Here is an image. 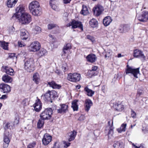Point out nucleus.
<instances>
[{"label":"nucleus","mask_w":148,"mask_h":148,"mask_svg":"<svg viewBox=\"0 0 148 148\" xmlns=\"http://www.w3.org/2000/svg\"><path fill=\"white\" fill-rule=\"evenodd\" d=\"M19 120L18 118H16L14 122V125L17 124L19 123Z\"/></svg>","instance_id":"55"},{"label":"nucleus","mask_w":148,"mask_h":148,"mask_svg":"<svg viewBox=\"0 0 148 148\" xmlns=\"http://www.w3.org/2000/svg\"><path fill=\"white\" fill-rule=\"evenodd\" d=\"M72 47L70 43H66L64 45L63 49V51L64 54L66 53V51L70 50L71 49Z\"/></svg>","instance_id":"34"},{"label":"nucleus","mask_w":148,"mask_h":148,"mask_svg":"<svg viewBox=\"0 0 148 148\" xmlns=\"http://www.w3.org/2000/svg\"><path fill=\"white\" fill-rule=\"evenodd\" d=\"M112 19L111 17L108 16L105 17L103 20V23L105 26H107L110 25L112 22Z\"/></svg>","instance_id":"23"},{"label":"nucleus","mask_w":148,"mask_h":148,"mask_svg":"<svg viewBox=\"0 0 148 148\" xmlns=\"http://www.w3.org/2000/svg\"><path fill=\"white\" fill-rule=\"evenodd\" d=\"M114 107L116 111L120 112L123 110L124 108V107L123 104L118 103H116Z\"/></svg>","instance_id":"31"},{"label":"nucleus","mask_w":148,"mask_h":148,"mask_svg":"<svg viewBox=\"0 0 148 148\" xmlns=\"http://www.w3.org/2000/svg\"><path fill=\"white\" fill-rule=\"evenodd\" d=\"M86 58L88 62L91 63L95 62L97 59L96 55L92 53L88 55Z\"/></svg>","instance_id":"19"},{"label":"nucleus","mask_w":148,"mask_h":148,"mask_svg":"<svg viewBox=\"0 0 148 148\" xmlns=\"http://www.w3.org/2000/svg\"><path fill=\"white\" fill-rule=\"evenodd\" d=\"M52 139L51 136L48 134H45L42 139V144L45 145H47L51 142Z\"/></svg>","instance_id":"12"},{"label":"nucleus","mask_w":148,"mask_h":148,"mask_svg":"<svg viewBox=\"0 0 148 148\" xmlns=\"http://www.w3.org/2000/svg\"><path fill=\"white\" fill-rule=\"evenodd\" d=\"M12 124L10 123H6L5 126L4 127V129L5 130H6L8 129H11L12 128Z\"/></svg>","instance_id":"42"},{"label":"nucleus","mask_w":148,"mask_h":148,"mask_svg":"<svg viewBox=\"0 0 148 148\" xmlns=\"http://www.w3.org/2000/svg\"><path fill=\"white\" fill-rule=\"evenodd\" d=\"M62 68L64 72L67 71L68 69L67 64L65 63H63L62 64Z\"/></svg>","instance_id":"45"},{"label":"nucleus","mask_w":148,"mask_h":148,"mask_svg":"<svg viewBox=\"0 0 148 148\" xmlns=\"http://www.w3.org/2000/svg\"><path fill=\"white\" fill-rule=\"evenodd\" d=\"M77 132L73 130L69 134V136L70 138L68 139L69 142H70L74 140L76 135Z\"/></svg>","instance_id":"32"},{"label":"nucleus","mask_w":148,"mask_h":148,"mask_svg":"<svg viewBox=\"0 0 148 148\" xmlns=\"http://www.w3.org/2000/svg\"><path fill=\"white\" fill-rule=\"evenodd\" d=\"M31 12L33 15L36 16H40L42 13L41 8L40 7L38 9L33 10Z\"/></svg>","instance_id":"30"},{"label":"nucleus","mask_w":148,"mask_h":148,"mask_svg":"<svg viewBox=\"0 0 148 148\" xmlns=\"http://www.w3.org/2000/svg\"><path fill=\"white\" fill-rule=\"evenodd\" d=\"M7 96L5 95H3L1 97H0V98L2 99H5L7 98Z\"/></svg>","instance_id":"62"},{"label":"nucleus","mask_w":148,"mask_h":148,"mask_svg":"<svg viewBox=\"0 0 148 148\" xmlns=\"http://www.w3.org/2000/svg\"><path fill=\"white\" fill-rule=\"evenodd\" d=\"M127 125L126 123H123L122 124L119 129H118L119 132L121 133L122 132H125V128Z\"/></svg>","instance_id":"41"},{"label":"nucleus","mask_w":148,"mask_h":148,"mask_svg":"<svg viewBox=\"0 0 148 148\" xmlns=\"http://www.w3.org/2000/svg\"><path fill=\"white\" fill-rule=\"evenodd\" d=\"M71 0H63L64 3L65 4H67L70 3Z\"/></svg>","instance_id":"61"},{"label":"nucleus","mask_w":148,"mask_h":148,"mask_svg":"<svg viewBox=\"0 0 148 148\" xmlns=\"http://www.w3.org/2000/svg\"><path fill=\"white\" fill-rule=\"evenodd\" d=\"M51 148H62L59 143L57 142H55L53 147Z\"/></svg>","instance_id":"49"},{"label":"nucleus","mask_w":148,"mask_h":148,"mask_svg":"<svg viewBox=\"0 0 148 148\" xmlns=\"http://www.w3.org/2000/svg\"><path fill=\"white\" fill-rule=\"evenodd\" d=\"M33 80L37 84H38L39 83L40 78L39 75L38 73H35L33 75Z\"/></svg>","instance_id":"33"},{"label":"nucleus","mask_w":148,"mask_h":148,"mask_svg":"<svg viewBox=\"0 0 148 148\" xmlns=\"http://www.w3.org/2000/svg\"><path fill=\"white\" fill-rule=\"evenodd\" d=\"M131 113L132 117L133 118H135L136 116V112L132 110L131 111Z\"/></svg>","instance_id":"52"},{"label":"nucleus","mask_w":148,"mask_h":148,"mask_svg":"<svg viewBox=\"0 0 148 148\" xmlns=\"http://www.w3.org/2000/svg\"><path fill=\"white\" fill-rule=\"evenodd\" d=\"M46 50L44 49H40L38 53V55L39 57L44 56L47 54Z\"/></svg>","instance_id":"40"},{"label":"nucleus","mask_w":148,"mask_h":148,"mask_svg":"<svg viewBox=\"0 0 148 148\" xmlns=\"http://www.w3.org/2000/svg\"><path fill=\"white\" fill-rule=\"evenodd\" d=\"M21 38L23 40H26L28 37V33L25 29H22L20 30Z\"/></svg>","instance_id":"18"},{"label":"nucleus","mask_w":148,"mask_h":148,"mask_svg":"<svg viewBox=\"0 0 148 148\" xmlns=\"http://www.w3.org/2000/svg\"><path fill=\"white\" fill-rule=\"evenodd\" d=\"M0 91L3 93H8L11 91L10 86L4 83L1 84H0Z\"/></svg>","instance_id":"10"},{"label":"nucleus","mask_w":148,"mask_h":148,"mask_svg":"<svg viewBox=\"0 0 148 148\" xmlns=\"http://www.w3.org/2000/svg\"><path fill=\"white\" fill-rule=\"evenodd\" d=\"M2 79L5 82L10 83L12 80V78L7 75H4L2 77Z\"/></svg>","instance_id":"35"},{"label":"nucleus","mask_w":148,"mask_h":148,"mask_svg":"<svg viewBox=\"0 0 148 148\" xmlns=\"http://www.w3.org/2000/svg\"><path fill=\"white\" fill-rule=\"evenodd\" d=\"M15 54L14 53H11L9 54V57L10 58H13L15 57Z\"/></svg>","instance_id":"57"},{"label":"nucleus","mask_w":148,"mask_h":148,"mask_svg":"<svg viewBox=\"0 0 148 148\" xmlns=\"http://www.w3.org/2000/svg\"><path fill=\"white\" fill-rule=\"evenodd\" d=\"M108 133L109 136L110 135L112 136L113 134V122H112L111 126L110 127Z\"/></svg>","instance_id":"44"},{"label":"nucleus","mask_w":148,"mask_h":148,"mask_svg":"<svg viewBox=\"0 0 148 148\" xmlns=\"http://www.w3.org/2000/svg\"><path fill=\"white\" fill-rule=\"evenodd\" d=\"M9 31L10 34H12L15 32V29L13 26H11L9 28Z\"/></svg>","instance_id":"50"},{"label":"nucleus","mask_w":148,"mask_h":148,"mask_svg":"<svg viewBox=\"0 0 148 148\" xmlns=\"http://www.w3.org/2000/svg\"><path fill=\"white\" fill-rule=\"evenodd\" d=\"M92 104L93 103L90 99H86L85 100L84 104V109L86 111L88 112Z\"/></svg>","instance_id":"17"},{"label":"nucleus","mask_w":148,"mask_h":148,"mask_svg":"<svg viewBox=\"0 0 148 148\" xmlns=\"http://www.w3.org/2000/svg\"><path fill=\"white\" fill-rule=\"evenodd\" d=\"M130 28L129 26L127 25H121L119 30L120 33H122L127 32L129 30Z\"/></svg>","instance_id":"20"},{"label":"nucleus","mask_w":148,"mask_h":148,"mask_svg":"<svg viewBox=\"0 0 148 148\" xmlns=\"http://www.w3.org/2000/svg\"><path fill=\"white\" fill-rule=\"evenodd\" d=\"M72 26V29H75L79 27L82 30L83 29V26L81 22L73 20L71 22V24L69 25L68 26Z\"/></svg>","instance_id":"14"},{"label":"nucleus","mask_w":148,"mask_h":148,"mask_svg":"<svg viewBox=\"0 0 148 148\" xmlns=\"http://www.w3.org/2000/svg\"><path fill=\"white\" fill-rule=\"evenodd\" d=\"M61 108H57V112L58 113H64L68 110V106L65 104L60 105Z\"/></svg>","instance_id":"16"},{"label":"nucleus","mask_w":148,"mask_h":148,"mask_svg":"<svg viewBox=\"0 0 148 148\" xmlns=\"http://www.w3.org/2000/svg\"><path fill=\"white\" fill-rule=\"evenodd\" d=\"M57 92L55 90L48 91L43 96V99L46 102L52 103L55 98L58 97Z\"/></svg>","instance_id":"2"},{"label":"nucleus","mask_w":148,"mask_h":148,"mask_svg":"<svg viewBox=\"0 0 148 148\" xmlns=\"http://www.w3.org/2000/svg\"><path fill=\"white\" fill-rule=\"evenodd\" d=\"M133 56L136 58H140L143 61L145 60V56L143 52L138 49H136L134 50Z\"/></svg>","instance_id":"9"},{"label":"nucleus","mask_w":148,"mask_h":148,"mask_svg":"<svg viewBox=\"0 0 148 148\" xmlns=\"http://www.w3.org/2000/svg\"><path fill=\"white\" fill-rule=\"evenodd\" d=\"M48 85L53 89H59L61 87L60 85L57 84L54 81L48 82Z\"/></svg>","instance_id":"21"},{"label":"nucleus","mask_w":148,"mask_h":148,"mask_svg":"<svg viewBox=\"0 0 148 148\" xmlns=\"http://www.w3.org/2000/svg\"><path fill=\"white\" fill-rule=\"evenodd\" d=\"M25 6L23 5L20 4L16 9V13L12 16H15L16 18H18L23 14L25 13Z\"/></svg>","instance_id":"6"},{"label":"nucleus","mask_w":148,"mask_h":148,"mask_svg":"<svg viewBox=\"0 0 148 148\" xmlns=\"http://www.w3.org/2000/svg\"><path fill=\"white\" fill-rule=\"evenodd\" d=\"M87 37L88 39H89L91 41H92L93 40V38L92 36H90V35H87Z\"/></svg>","instance_id":"60"},{"label":"nucleus","mask_w":148,"mask_h":148,"mask_svg":"<svg viewBox=\"0 0 148 148\" xmlns=\"http://www.w3.org/2000/svg\"><path fill=\"white\" fill-rule=\"evenodd\" d=\"M41 47L40 44L37 41H35L31 44L29 50L31 51L36 52L39 50Z\"/></svg>","instance_id":"8"},{"label":"nucleus","mask_w":148,"mask_h":148,"mask_svg":"<svg viewBox=\"0 0 148 148\" xmlns=\"http://www.w3.org/2000/svg\"><path fill=\"white\" fill-rule=\"evenodd\" d=\"M81 78L80 75L77 73L69 74L67 77L68 80L71 82H75L79 81Z\"/></svg>","instance_id":"5"},{"label":"nucleus","mask_w":148,"mask_h":148,"mask_svg":"<svg viewBox=\"0 0 148 148\" xmlns=\"http://www.w3.org/2000/svg\"><path fill=\"white\" fill-rule=\"evenodd\" d=\"M50 5L51 6V8H52L54 10H56V6L55 5V4H54L53 5H51V4H50Z\"/></svg>","instance_id":"63"},{"label":"nucleus","mask_w":148,"mask_h":148,"mask_svg":"<svg viewBox=\"0 0 148 148\" xmlns=\"http://www.w3.org/2000/svg\"><path fill=\"white\" fill-rule=\"evenodd\" d=\"M2 68H4L5 72L7 74L11 75H14V71L12 69L8 66H3Z\"/></svg>","instance_id":"25"},{"label":"nucleus","mask_w":148,"mask_h":148,"mask_svg":"<svg viewBox=\"0 0 148 148\" xmlns=\"http://www.w3.org/2000/svg\"><path fill=\"white\" fill-rule=\"evenodd\" d=\"M10 142L9 138L7 135H5L3 138V147L4 148H7Z\"/></svg>","instance_id":"28"},{"label":"nucleus","mask_w":148,"mask_h":148,"mask_svg":"<svg viewBox=\"0 0 148 148\" xmlns=\"http://www.w3.org/2000/svg\"><path fill=\"white\" fill-rule=\"evenodd\" d=\"M44 121L40 118L38 119L37 124V128L41 129L43 127L44 124Z\"/></svg>","instance_id":"36"},{"label":"nucleus","mask_w":148,"mask_h":148,"mask_svg":"<svg viewBox=\"0 0 148 148\" xmlns=\"http://www.w3.org/2000/svg\"><path fill=\"white\" fill-rule=\"evenodd\" d=\"M57 2V0H50L49 1L50 4L53 5Z\"/></svg>","instance_id":"56"},{"label":"nucleus","mask_w":148,"mask_h":148,"mask_svg":"<svg viewBox=\"0 0 148 148\" xmlns=\"http://www.w3.org/2000/svg\"><path fill=\"white\" fill-rule=\"evenodd\" d=\"M55 73L58 75H59L60 73V71L58 69H57L55 71Z\"/></svg>","instance_id":"64"},{"label":"nucleus","mask_w":148,"mask_h":148,"mask_svg":"<svg viewBox=\"0 0 148 148\" xmlns=\"http://www.w3.org/2000/svg\"><path fill=\"white\" fill-rule=\"evenodd\" d=\"M53 111L51 108H47L45 109L40 114V118L44 120H49L51 117Z\"/></svg>","instance_id":"3"},{"label":"nucleus","mask_w":148,"mask_h":148,"mask_svg":"<svg viewBox=\"0 0 148 148\" xmlns=\"http://www.w3.org/2000/svg\"><path fill=\"white\" fill-rule=\"evenodd\" d=\"M84 90L85 93L90 97H92L95 93V91L89 89L87 86L84 88Z\"/></svg>","instance_id":"22"},{"label":"nucleus","mask_w":148,"mask_h":148,"mask_svg":"<svg viewBox=\"0 0 148 148\" xmlns=\"http://www.w3.org/2000/svg\"><path fill=\"white\" fill-rule=\"evenodd\" d=\"M41 28L38 26H36L34 28V32L36 34H38L41 32Z\"/></svg>","instance_id":"46"},{"label":"nucleus","mask_w":148,"mask_h":148,"mask_svg":"<svg viewBox=\"0 0 148 148\" xmlns=\"http://www.w3.org/2000/svg\"><path fill=\"white\" fill-rule=\"evenodd\" d=\"M89 23L92 27L94 28L97 26L98 22L96 19L92 18L90 21Z\"/></svg>","instance_id":"38"},{"label":"nucleus","mask_w":148,"mask_h":148,"mask_svg":"<svg viewBox=\"0 0 148 148\" xmlns=\"http://www.w3.org/2000/svg\"><path fill=\"white\" fill-rule=\"evenodd\" d=\"M17 1L18 0H8L7 5L8 7L12 8L15 6Z\"/></svg>","instance_id":"29"},{"label":"nucleus","mask_w":148,"mask_h":148,"mask_svg":"<svg viewBox=\"0 0 148 148\" xmlns=\"http://www.w3.org/2000/svg\"><path fill=\"white\" fill-rule=\"evenodd\" d=\"M18 45L19 47H22L24 46L25 45L23 42L21 41H18Z\"/></svg>","instance_id":"53"},{"label":"nucleus","mask_w":148,"mask_h":148,"mask_svg":"<svg viewBox=\"0 0 148 148\" xmlns=\"http://www.w3.org/2000/svg\"><path fill=\"white\" fill-rule=\"evenodd\" d=\"M143 94V91L141 90H138L137 94L136 95V99L139 98V97L142 95Z\"/></svg>","instance_id":"47"},{"label":"nucleus","mask_w":148,"mask_h":148,"mask_svg":"<svg viewBox=\"0 0 148 148\" xmlns=\"http://www.w3.org/2000/svg\"><path fill=\"white\" fill-rule=\"evenodd\" d=\"M19 19L20 22L22 24L27 25L32 20L31 16L27 13H25L20 16Z\"/></svg>","instance_id":"4"},{"label":"nucleus","mask_w":148,"mask_h":148,"mask_svg":"<svg viewBox=\"0 0 148 148\" xmlns=\"http://www.w3.org/2000/svg\"><path fill=\"white\" fill-rule=\"evenodd\" d=\"M127 66L126 74H132L134 77L138 78L137 75L139 73V68L136 69H132L131 67H129L128 65H127Z\"/></svg>","instance_id":"7"},{"label":"nucleus","mask_w":148,"mask_h":148,"mask_svg":"<svg viewBox=\"0 0 148 148\" xmlns=\"http://www.w3.org/2000/svg\"><path fill=\"white\" fill-rule=\"evenodd\" d=\"M40 5L39 3L36 1H32L29 4V10H30V12L33 11V8L35 7L38 6V5Z\"/></svg>","instance_id":"27"},{"label":"nucleus","mask_w":148,"mask_h":148,"mask_svg":"<svg viewBox=\"0 0 148 148\" xmlns=\"http://www.w3.org/2000/svg\"><path fill=\"white\" fill-rule=\"evenodd\" d=\"M37 99L35 103L33 105L34 109L36 112H39L42 109V103L40 99L37 97Z\"/></svg>","instance_id":"11"},{"label":"nucleus","mask_w":148,"mask_h":148,"mask_svg":"<svg viewBox=\"0 0 148 148\" xmlns=\"http://www.w3.org/2000/svg\"><path fill=\"white\" fill-rule=\"evenodd\" d=\"M89 12L87 7L85 5H83L80 13L84 15H86Z\"/></svg>","instance_id":"39"},{"label":"nucleus","mask_w":148,"mask_h":148,"mask_svg":"<svg viewBox=\"0 0 148 148\" xmlns=\"http://www.w3.org/2000/svg\"><path fill=\"white\" fill-rule=\"evenodd\" d=\"M24 69L28 72H31L35 69V62L33 58H26L24 60Z\"/></svg>","instance_id":"1"},{"label":"nucleus","mask_w":148,"mask_h":148,"mask_svg":"<svg viewBox=\"0 0 148 148\" xmlns=\"http://www.w3.org/2000/svg\"><path fill=\"white\" fill-rule=\"evenodd\" d=\"M110 55V52L107 51L105 54L104 56L105 58H106L107 57H109Z\"/></svg>","instance_id":"58"},{"label":"nucleus","mask_w":148,"mask_h":148,"mask_svg":"<svg viewBox=\"0 0 148 148\" xmlns=\"http://www.w3.org/2000/svg\"><path fill=\"white\" fill-rule=\"evenodd\" d=\"M114 148H124V145L123 143L121 140L115 141L113 145Z\"/></svg>","instance_id":"26"},{"label":"nucleus","mask_w":148,"mask_h":148,"mask_svg":"<svg viewBox=\"0 0 148 148\" xmlns=\"http://www.w3.org/2000/svg\"><path fill=\"white\" fill-rule=\"evenodd\" d=\"M8 44L5 42H1V46L3 49L5 50L8 49Z\"/></svg>","instance_id":"43"},{"label":"nucleus","mask_w":148,"mask_h":148,"mask_svg":"<svg viewBox=\"0 0 148 148\" xmlns=\"http://www.w3.org/2000/svg\"><path fill=\"white\" fill-rule=\"evenodd\" d=\"M64 147L65 148H66L68 147H69L70 145L71 144L69 142H64Z\"/></svg>","instance_id":"54"},{"label":"nucleus","mask_w":148,"mask_h":148,"mask_svg":"<svg viewBox=\"0 0 148 148\" xmlns=\"http://www.w3.org/2000/svg\"><path fill=\"white\" fill-rule=\"evenodd\" d=\"M103 10V7L100 5H97L93 9L94 14L97 16H99Z\"/></svg>","instance_id":"13"},{"label":"nucleus","mask_w":148,"mask_h":148,"mask_svg":"<svg viewBox=\"0 0 148 148\" xmlns=\"http://www.w3.org/2000/svg\"><path fill=\"white\" fill-rule=\"evenodd\" d=\"M98 67L97 66H93L92 67V69L88 72V73L89 75H91V76H95L97 74L96 71Z\"/></svg>","instance_id":"24"},{"label":"nucleus","mask_w":148,"mask_h":148,"mask_svg":"<svg viewBox=\"0 0 148 148\" xmlns=\"http://www.w3.org/2000/svg\"><path fill=\"white\" fill-rule=\"evenodd\" d=\"M56 27V25L53 24H49L48 25V28L49 29H51Z\"/></svg>","instance_id":"51"},{"label":"nucleus","mask_w":148,"mask_h":148,"mask_svg":"<svg viewBox=\"0 0 148 148\" xmlns=\"http://www.w3.org/2000/svg\"><path fill=\"white\" fill-rule=\"evenodd\" d=\"M144 127H143V129L142 130L143 132L145 134L147 133L148 132V130H147V129L146 128L144 129Z\"/></svg>","instance_id":"59"},{"label":"nucleus","mask_w":148,"mask_h":148,"mask_svg":"<svg viewBox=\"0 0 148 148\" xmlns=\"http://www.w3.org/2000/svg\"><path fill=\"white\" fill-rule=\"evenodd\" d=\"M78 101V100H75L72 102L71 107L74 111H77L78 110V107L77 104Z\"/></svg>","instance_id":"37"},{"label":"nucleus","mask_w":148,"mask_h":148,"mask_svg":"<svg viewBox=\"0 0 148 148\" xmlns=\"http://www.w3.org/2000/svg\"><path fill=\"white\" fill-rule=\"evenodd\" d=\"M148 12H147L143 11V14L141 15H136L137 18L138 20L141 22L146 21L148 19Z\"/></svg>","instance_id":"15"},{"label":"nucleus","mask_w":148,"mask_h":148,"mask_svg":"<svg viewBox=\"0 0 148 148\" xmlns=\"http://www.w3.org/2000/svg\"><path fill=\"white\" fill-rule=\"evenodd\" d=\"M36 145V142H34L32 143H30L27 146V148H34Z\"/></svg>","instance_id":"48"}]
</instances>
